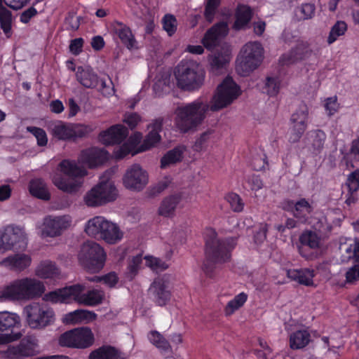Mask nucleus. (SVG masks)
<instances>
[{"instance_id":"f257e3e1","label":"nucleus","mask_w":359,"mask_h":359,"mask_svg":"<svg viewBox=\"0 0 359 359\" xmlns=\"http://www.w3.org/2000/svg\"><path fill=\"white\" fill-rule=\"evenodd\" d=\"M236 242L233 238L220 240L215 231L210 230L205 238V259L203 264V270L211 276L215 264L227 262L230 258V250L234 248Z\"/></svg>"},{"instance_id":"f03ea898","label":"nucleus","mask_w":359,"mask_h":359,"mask_svg":"<svg viewBox=\"0 0 359 359\" xmlns=\"http://www.w3.org/2000/svg\"><path fill=\"white\" fill-rule=\"evenodd\" d=\"M162 126V118L154 120L148 126V129L150 130L148 135L137 150L135 151V149L142 139V134L140 133H135L133 136L130 137L126 142L117 147L114 151L115 158L116 159H121L130 153L132 156H134L137 153L145 151L154 147L161 140V136L158 133L161 131Z\"/></svg>"},{"instance_id":"7ed1b4c3","label":"nucleus","mask_w":359,"mask_h":359,"mask_svg":"<svg viewBox=\"0 0 359 359\" xmlns=\"http://www.w3.org/2000/svg\"><path fill=\"white\" fill-rule=\"evenodd\" d=\"M210 105L200 100L178 107L175 109V124L182 133L194 130L204 121Z\"/></svg>"},{"instance_id":"20e7f679","label":"nucleus","mask_w":359,"mask_h":359,"mask_svg":"<svg viewBox=\"0 0 359 359\" xmlns=\"http://www.w3.org/2000/svg\"><path fill=\"white\" fill-rule=\"evenodd\" d=\"M43 284L39 280L23 278L13 281L1 291V297L7 300H30L40 297L44 292Z\"/></svg>"},{"instance_id":"39448f33","label":"nucleus","mask_w":359,"mask_h":359,"mask_svg":"<svg viewBox=\"0 0 359 359\" xmlns=\"http://www.w3.org/2000/svg\"><path fill=\"white\" fill-rule=\"evenodd\" d=\"M60 167L62 173L53 177L54 184L67 193L77 191L82 184L81 178L87 174L86 170L75 161L69 160H63Z\"/></svg>"},{"instance_id":"423d86ee","label":"nucleus","mask_w":359,"mask_h":359,"mask_svg":"<svg viewBox=\"0 0 359 359\" xmlns=\"http://www.w3.org/2000/svg\"><path fill=\"white\" fill-rule=\"evenodd\" d=\"M114 172V169L105 171L101 178V182L86 194L83 201L87 206L97 207L116 199V189L114 183L109 180Z\"/></svg>"},{"instance_id":"0eeeda50","label":"nucleus","mask_w":359,"mask_h":359,"mask_svg":"<svg viewBox=\"0 0 359 359\" xmlns=\"http://www.w3.org/2000/svg\"><path fill=\"white\" fill-rule=\"evenodd\" d=\"M104 249L94 241L84 243L78 253L80 265L90 273H97L103 267L106 261Z\"/></svg>"},{"instance_id":"6e6552de","label":"nucleus","mask_w":359,"mask_h":359,"mask_svg":"<svg viewBox=\"0 0 359 359\" xmlns=\"http://www.w3.org/2000/svg\"><path fill=\"white\" fill-rule=\"evenodd\" d=\"M175 76L177 86L186 90L199 88L203 82L204 75L198 65L191 61H182L175 68Z\"/></svg>"},{"instance_id":"1a4fd4ad","label":"nucleus","mask_w":359,"mask_h":359,"mask_svg":"<svg viewBox=\"0 0 359 359\" xmlns=\"http://www.w3.org/2000/svg\"><path fill=\"white\" fill-rule=\"evenodd\" d=\"M263 48L257 41L248 42L241 50L237 60L236 71L243 76H248L258 67L262 60Z\"/></svg>"},{"instance_id":"9d476101","label":"nucleus","mask_w":359,"mask_h":359,"mask_svg":"<svg viewBox=\"0 0 359 359\" xmlns=\"http://www.w3.org/2000/svg\"><path fill=\"white\" fill-rule=\"evenodd\" d=\"M241 93L239 86L231 76H226L217 86L216 93L211 100L210 110L219 111L236 100Z\"/></svg>"},{"instance_id":"9b49d317","label":"nucleus","mask_w":359,"mask_h":359,"mask_svg":"<svg viewBox=\"0 0 359 359\" xmlns=\"http://www.w3.org/2000/svg\"><path fill=\"white\" fill-rule=\"evenodd\" d=\"M23 229L8 225L0 230V250H19L26 247Z\"/></svg>"},{"instance_id":"f8f14e48","label":"nucleus","mask_w":359,"mask_h":359,"mask_svg":"<svg viewBox=\"0 0 359 359\" xmlns=\"http://www.w3.org/2000/svg\"><path fill=\"white\" fill-rule=\"evenodd\" d=\"M38 340L36 337L27 335L23 337L19 344L11 346L5 351L8 359H24L32 356L37 352Z\"/></svg>"},{"instance_id":"ddd939ff","label":"nucleus","mask_w":359,"mask_h":359,"mask_svg":"<svg viewBox=\"0 0 359 359\" xmlns=\"http://www.w3.org/2000/svg\"><path fill=\"white\" fill-rule=\"evenodd\" d=\"M282 204L283 210L292 212L294 217L302 224L308 222L313 211V207L304 198L297 201L287 199Z\"/></svg>"},{"instance_id":"4468645a","label":"nucleus","mask_w":359,"mask_h":359,"mask_svg":"<svg viewBox=\"0 0 359 359\" xmlns=\"http://www.w3.org/2000/svg\"><path fill=\"white\" fill-rule=\"evenodd\" d=\"M123 182L128 189L140 191L148 183L147 172L139 164H133L127 169Z\"/></svg>"},{"instance_id":"2eb2a0df","label":"nucleus","mask_w":359,"mask_h":359,"mask_svg":"<svg viewBox=\"0 0 359 359\" xmlns=\"http://www.w3.org/2000/svg\"><path fill=\"white\" fill-rule=\"evenodd\" d=\"M77 81L86 88H97L104 93L107 88L105 81L100 79L97 74L90 67H78L76 72Z\"/></svg>"},{"instance_id":"dca6fc26","label":"nucleus","mask_w":359,"mask_h":359,"mask_svg":"<svg viewBox=\"0 0 359 359\" xmlns=\"http://www.w3.org/2000/svg\"><path fill=\"white\" fill-rule=\"evenodd\" d=\"M74 287H78L76 291L74 292V301L79 304L86 306H94L102 302L104 294L99 290H92L83 293L86 287L83 285L76 284Z\"/></svg>"},{"instance_id":"f3484780","label":"nucleus","mask_w":359,"mask_h":359,"mask_svg":"<svg viewBox=\"0 0 359 359\" xmlns=\"http://www.w3.org/2000/svg\"><path fill=\"white\" fill-rule=\"evenodd\" d=\"M228 33V23L224 21L219 22L206 32L202 40L203 44L208 49H212L218 45L220 39L225 37Z\"/></svg>"},{"instance_id":"a211bd4d","label":"nucleus","mask_w":359,"mask_h":359,"mask_svg":"<svg viewBox=\"0 0 359 359\" xmlns=\"http://www.w3.org/2000/svg\"><path fill=\"white\" fill-rule=\"evenodd\" d=\"M149 293L156 304L165 306L170 299L171 293L168 290V283L161 278H156L151 283Z\"/></svg>"},{"instance_id":"6ab92c4d","label":"nucleus","mask_w":359,"mask_h":359,"mask_svg":"<svg viewBox=\"0 0 359 359\" xmlns=\"http://www.w3.org/2000/svg\"><path fill=\"white\" fill-rule=\"evenodd\" d=\"M128 135L127 128L121 124L112 126L108 130L100 133L99 139L106 145L120 144Z\"/></svg>"},{"instance_id":"aec40b11","label":"nucleus","mask_w":359,"mask_h":359,"mask_svg":"<svg viewBox=\"0 0 359 359\" xmlns=\"http://www.w3.org/2000/svg\"><path fill=\"white\" fill-rule=\"evenodd\" d=\"M311 54V50L306 43L301 42L297 44L290 51L283 54L279 60L282 65H289L304 60Z\"/></svg>"},{"instance_id":"412c9836","label":"nucleus","mask_w":359,"mask_h":359,"mask_svg":"<svg viewBox=\"0 0 359 359\" xmlns=\"http://www.w3.org/2000/svg\"><path fill=\"white\" fill-rule=\"evenodd\" d=\"M79 161L92 168L98 166L107 160V152L98 148H90L81 151Z\"/></svg>"},{"instance_id":"4be33fe9","label":"nucleus","mask_w":359,"mask_h":359,"mask_svg":"<svg viewBox=\"0 0 359 359\" xmlns=\"http://www.w3.org/2000/svg\"><path fill=\"white\" fill-rule=\"evenodd\" d=\"M254 15L253 10L247 5H238L235 13V22L232 29L236 32L251 27L250 21Z\"/></svg>"},{"instance_id":"5701e85b","label":"nucleus","mask_w":359,"mask_h":359,"mask_svg":"<svg viewBox=\"0 0 359 359\" xmlns=\"http://www.w3.org/2000/svg\"><path fill=\"white\" fill-rule=\"evenodd\" d=\"M70 224L71 220L65 215L46 217V236H60L62 232L70 226Z\"/></svg>"},{"instance_id":"b1692460","label":"nucleus","mask_w":359,"mask_h":359,"mask_svg":"<svg viewBox=\"0 0 359 359\" xmlns=\"http://www.w3.org/2000/svg\"><path fill=\"white\" fill-rule=\"evenodd\" d=\"M31 257L25 254H15L8 256L0 262V265L4 266L10 270L20 272L29 266Z\"/></svg>"},{"instance_id":"393cba45","label":"nucleus","mask_w":359,"mask_h":359,"mask_svg":"<svg viewBox=\"0 0 359 359\" xmlns=\"http://www.w3.org/2000/svg\"><path fill=\"white\" fill-rule=\"evenodd\" d=\"M112 27L114 32L128 49L137 48V41L129 27L121 22L115 21L112 24Z\"/></svg>"},{"instance_id":"a878e982","label":"nucleus","mask_w":359,"mask_h":359,"mask_svg":"<svg viewBox=\"0 0 359 359\" xmlns=\"http://www.w3.org/2000/svg\"><path fill=\"white\" fill-rule=\"evenodd\" d=\"M20 325V318L15 313L0 312V334H17L14 329Z\"/></svg>"},{"instance_id":"bb28decb","label":"nucleus","mask_w":359,"mask_h":359,"mask_svg":"<svg viewBox=\"0 0 359 359\" xmlns=\"http://www.w3.org/2000/svg\"><path fill=\"white\" fill-rule=\"evenodd\" d=\"M24 313L30 327L38 328L43 324L45 311L39 304L27 306L24 309Z\"/></svg>"},{"instance_id":"cd10ccee","label":"nucleus","mask_w":359,"mask_h":359,"mask_svg":"<svg viewBox=\"0 0 359 359\" xmlns=\"http://www.w3.org/2000/svg\"><path fill=\"white\" fill-rule=\"evenodd\" d=\"M78 287L74 285L58 289L46 294V302L53 303H70L74 301V292L76 291Z\"/></svg>"},{"instance_id":"c85d7f7f","label":"nucleus","mask_w":359,"mask_h":359,"mask_svg":"<svg viewBox=\"0 0 359 359\" xmlns=\"http://www.w3.org/2000/svg\"><path fill=\"white\" fill-rule=\"evenodd\" d=\"M123 236V233L119 227L114 223L106 219L100 238L109 244H114L119 241Z\"/></svg>"},{"instance_id":"c756f323","label":"nucleus","mask_w":359,"mask_h":359,"mask_svg":"<svg viewBox=\"0 0 359 359\" xmlns=\"http://www.w3.org/2000/svg\"><path fill=\"white\" fill-rule=\"evenodd\" d=\"M88 359H126L122 353L111 346H102L92 351Z\"/></svg>"},{"instance_id":"7c9ffc66","label":"nucleus","mask_w":359,"mask_h":359,"mask_svg":"<svg viewBox=\"0 0 359 359\" xmlns=\"http://www.w3.org/2000/svg\"><path fill=\"white\" fill-rule=\"evenodd\" d=\"M96 314L93 311L84 309H78L65 315L64 322L66 324H76L80 323H88L96 318Z\"/></svg>"},{"instance_id":"2f4dec72","label":"nucleus","mask_w":359,"mask_h":359,"mask_svg":"<svg viewBox=\"0 0 359 359\" xmlns=\"http://www.w3.org/2000/svg\"><path fill=\"white\" fill-rule=\"evenodd\" d=\"M289 278L297 281L299 284L310 286L313 284V271L309 269H289L287 271Z\"/></svg>"},{"instance_id":"473e14b6","label":"nucleus","mask_w":359,"mask_h":359,"mask_svg":"<svg viewBox=\"0 0 359 359\" xmlns=\"http://www.w3.org/2000/svg\"><path fill=\"white\" fill-rule=\"evenodd\" d=\"M181 201V196L178 194L165 197L161 202L158 212L160 215L169 217L174 215L177 205Z\"/></svg>"},{"instance_id":"72a5a7b5","label":"nucleus","mask_w":359,"mask_h":359,"mask_svg":"<svg viewBox=\"0 0 359 359\" xmlns=\"http://www.w3.org/2000/svg\"><path fill=\"white\" fill-rule=\"evenodd\" d=\"M185 149V147L180 145L168 151L161 160V168H165L170 165L180 162L183 158Z\"/></svg>"},{"instance_id":"f704fd0d","label":"nucleus","mask_w":359,"mask_h":359,"mask_svg":"<svg viewBox=\"0 0 359 359\" xmlns=\"http://www.w3.org/2000/svg\"><path fill=\"white\" fill-rule=\"evenodd\" d=\"M74 330L76 334V348H86L93 344L94 337L90 329L81 327L76 328Z\"/></svg>"},{"instance_id":"c9c22d12","label":"nucleus","mask_w":359,"mask_h":359,"mask_svg":"<svg viewBox=\"0 0 359 359\" xmlns=\"http://www.w3.org/2000/svg\"><path fill=\"white\" fill-rule=\"evenodd\" d=\"M229 62L228 55L220 53H215L210 59L211 72L215 75L222 74Z\"/></svg>"},{"instance_id":"e433bc0d","label":"nucleus","mask_w":359,"mask_h":359,"mask_svg":"<svg viewBox=\"0 0 359 359\" xmlns=\"http://www.w3.org/2000/svg\"><path fill=\"white\" fill-rule=\"evenodd\" d=\"M105 221L106 219L100 216L89 219L85 226L86 233L91 237L100 238Z\"/></svg>"},{"instance_id":"4c0bfd02","label":"nucleus","mask_w":359,"mask_h":359,"mask_svg":"<svg viewBox=\"0 0 359 359\" xmlns=\"http://www.w3.org/2000/svg\"><path fill=\"white\" fill-rule=\"evenodd\" d=\"M311 335L306 330H298L290 335V344L292 349L305 347L310 341Z\"/></svg>"},{"instance_id":"58836bf2","label":"nucleus","mask_w":359,"mask_h":359,"mask_svg":"<svg viewBox=\"0 0 359 359\" xmlns=\"http://www.w3.org/2000/svg\"><path fill=\"white\" fill-rule=\"evenodd\" d=\"M326 139L325 133L321 130H316L311 132L310 141L313 153L320 154L325 144Z\"/></svg>"},{"instance_id":"ea45409f","label":"nucleus","mask_w":359,"mask_h":359,"mask_svg":"<svg viewBox=\"0 0 359 359\" xmlns=\"http://www.w3.org/2000/svg\"><path fill=\"white\" fill-rule=\"evenodd\" d=\"M11 24V12L3 5L0 6V27L7 37H10L12 34Z\"/></svg>"},{"instance_id":"a19ab883","label":"nucleus","mask_w":359,"mask_h":359,"mask_svg":"<svg viewBox=\"0 0 359 359\" xmlns=\"http://www.w3.org/2000/svg\"><path fill=\"white\" fill-rule=\"evenodd\" d=\"M29 194L37 198L45 200V182L41 178L30 180L28 186Z\"/></svg>"},{"instance_id":"79ce46f5","label":"nucleus","mask_w":359,"mask_h":359,"mask_svg":"<svg viewBox=\"0 0 359 359\" xmlns=\"http://www.w3.org/2000/svg\"><path fill=\"white\" fill-rule=\"evenodd\" d=\"M299 242L302 245L308 246L311 249H317L320 246V238L316 232L305 231L300 235Z\"/></svg>"},{"instance_id":"37998d69","label":"nucleus","mask_w":359,"mask_h":359,"mask_svg":"<svg viewBox=\"0 0 359 359\" xmlns=\"http://www.w3.org/2000/svg\"><path fill=\"white\" fill-rule=\"evenodd\" d=\"M347 24L342 20H338L332 27L327 37V43H333L339 37L344 36L347 31Z\"/></svg>"},{"instance_id":"c03bdc74","label":"nucleus","mask_w":359,"mask_h":359,"mask_svg":"<svg viewBox=\"0 0 359 359\" xmlns=\"http://www.w3.org/2000/svg\"><path fill=\"white\" fill-rule=\"evenodd\" d=\"M344 159L346 165L348 166L350 164L351 168L355 167L353 162L359 161V137L352 141L350 150L346 154Z\"/></svg>"},{"instance_id":"a18cd8bd","label":"nucleus","mask_w":359,"mask_h":359,"mask_svg":"<svg viewBox=\"0 0 359 359\" xmlns=\"http://www.w3.org/2000/svg\"><path fill=\"white\" fill-rule=\"evenodd\" d=\"M149 339L159 349L166 351L170 348L169 342L157 331L150 332Z\"/></svg>"},{"instance_id":"49530a36","label":"nucleus","mask_w":359,"mask_h":359,"mask_svg":"<svg viewBox=\"0 0 359 359\" xmlns=\"http://www.w3.org/2000/svg\"><path fill=\"white\" fill-rule=\"evenodd\" d=\"M292 126L290 130L289 141L292 143L297 142L303 134L304 133L306 128L307 123H292Z\"/></svg>"},{"instance_id":"de8ad7c7","label":"nucleus","mask_w":359,"mask_h":359,"mask_svg":"<svg viewBox=\"0 0 359 359\" xmlns=\"http://www.w3.org/2000/svg\"><path fill=\"white\" fill-rule=\"evenodd\" d=\"M62 278L61 271L57 264L51 261H46V280H57Z\"/></svg>"},{"instance_id":"09e8293b","label":"nucleus","mask_w":359,"mask_h":359,"mask_svg":"<svg viewBox=\"0 0 359 359\" xmlns=\"http://www.w3.org/2000/svg\"><path fill=\"white\" fill-rule=\"evenodd\" d=\"M280 80L278 77H267L264 86L265 92L270 96L276 95L280 90Z\"/></svg>"},{"instance_id":"8fccbe9b","label":"nucleus","mask_w":359,"mask_h":359,"mask_svg":"<svg viewBox=\"0 0 359 359\" xmlns=\"http://www.w3.org/2000/svg\"><path fill=\"white\" fill-rule=\"evenodd\" d=\"M53 134L60 140H69L72 138V126L57 125L53 129Z\"/></svg>"},{"instance_id":"3c124183","label":"nucleus","mask_w":359,"mask_h":359,"mask_svg":"<svg viewBox=\"0 0 359 359\" xmlns=\"http://www.w3.org/2000/svg\"><path fill=\"white\" fill-rule=\"evenodd\" d=\"M76 341L74 329L65 332L59 338V344L62 346L76 348Z\"/></svg>"},{"instance_id":"603ef678","label":"nucleus","mask_w":359,"mask_h":359,"mask_svg":"<svg viewBox=\"0 0 359 359\" xmlns=\"http://www.w3.org/2000/svg\"><path fill=\"white\" fill-rule=\"evenodd\" d=\"M221 0H208L204 12V16L206 20L212 22L214 20L217 10L220 5Z\"/></svg>"},{"instance_id":"864d4df0","label":"nucleus","mask_w":359,"mask_h":359,"mask_svg":"<svg viewBox=\"0 0 359 359\" xmlns=\"http://www.w3.org/2000/svg\"><path fill=\"white\" fill-rule=\"evenodd\" d=\"M145 259L147 266L157 272L168 268V264L159 258L148 256L145 257Z\"/></svg>"},{"instance_id":"5fc2aeb1","label":"nucleus","mask_w":359,"mask_h":359,"mask_svg":"<svg viewBox=\"0 0 359 359\" xmlns=\"http://www.w3.org/2000/svg\"><path fill=\"white\" fill-rule=\"evenodd\" d=\"M142 255H138L133 257L128 266L127 276L130 280L137 273L140 266L142 263Z\"/></svg>"},{"instance_id":"6e6d98bb","label":"nucleus","mask_w":359,"mask_h":359,"mask_svg":"<svg viewBox=\"0 0 359 359\" xmlns=\"http://www.w3.org/2000/svg\"><path fill=\"white\" fill-rule=\"evenodd\" d=\"M163 28L169 36H172L177 30V20L172 15L167 14L163 19Z\"/></svg>"},{"instance_id":"4d7b16f0","label":"nucleus","mask_w":359,"mask_h":359,"mask_svg":"<svg viewBox=\"0 0 359 359\" xmlns=\"http://www.w3.org/2000/svg\"><path fill=\"white\" fill-rule=\"evenodd\" d=\"M81 17L76 16L73 13H69L65 20V29L76 31L79 28Z\"/></svg>"},{"instance_id":"13d9d810","label":"nucleus","mask_w":359,"mask_h":359,"mask_svg":"<svg viewBox=\"0 0 359 359\" xmlns=\"http://www.w3.org/2000/svg\"><path fill=\"white\" fill-rule=\"evenodd\" d=\"M349 192H357L359 189V169L352 172L347 178L346 183Z\"/></svg>"},{"instance_id":"bf43d9fd","label":"nucleus","mask_w":359,"mask_h":359,"mask_svg":"<svg viewBox=\"0 0 359 359\" xmlns=\"http://www.w3.org/2000/svg\"><path fill=\"white\" fill-rule=\"evenodd\" d=\"M72 138L83 137L88 135L93 130V128L90 126L76 124L72 126Z\"/></svg>"},{"instance_id":"052dcab7","label":"nucleus","mask_w":359,"mask_h":359,"mask_svg":"<svg viewBox=\"0 0 359 359\" xmlns=\"http://www.w3.org/2000/svg\"><path fill=\"white\" fill-rule=\"evenodd\" d=\"M309 111L307 107L302 106L299 110L294 112L291 117L292 123H307Z\"/></svg>"},{"instance_id":"680f3d73","label":"nucleus","mask_w":359,"mask_h":359,"mask_svg":"<svg viewBox=\"0 0 359 359\" xmlns=\"http://www.w3.org/2000/svg\"><path fill=\"white\" fill-rule=\"evenodd\" d=\"M315 10L316 7L313 4L306 3L298 8L297 11L299 12L301 18L307 20L314 15Z\"/></svg>"},{"instance_id":"e2e57ef3","label":"nucleus","mask_w":359,"mask_h":359,"mask_svg":"<svg viewBox=\"0 0 359 359\" xmlns=\"http://www.w3.org/2000/svg\"><path fill=\"white\" fill-rule=\"evenodd\" d=\"M226 199L234 212L243 210L244 204L238 194L234 193L230 194L226 196Z\"/></svg>"},{"instance_id":"0e129e2a","label":"nucleus","mask_w":359,"mask_h":359,"mask_svg":"<svg viewBox=\"0 0 359 359\" xmlns=\"http://www.w3.org/2000/svg\"><path fill=\"white\" fill-rule=\"evenodd\" d=\"M346 283H355L359 280V264H356L348 268L345 273Z\"/></svg>"},{"instance_id":"69168bd1","label":"nucleus","mask_w":359,"mask_h":359,"mask_svg":"<svg viewBox=\"0 0 359 359\" xmlns=\"http://www.w3.org/2000/svg\"><path fill=\"white\" fill-rule=\"evenodd\" d=\"M27 130L36 137L39 146H45V130L35 126H28Z\"/></svg>"},{"instance_id":"338daca9","label":"nucleus","mask_w":359,"mask_h":359,"mask_svg":"<svg viewBox=\"0 0 359 359\" xmlns=\"http://www.w3.org/2000/svg\"><path fill=\"white\" fill-rule=\"evenodd\" d=\"M84 41L82 38H76L70 41L69 49L72 54L78 55L82 52Z\"/></svg>"},{"instance_id":"774afa93","label":"nucleus","mask_w":359,"mask_h":359,"mask_svg":"<svg viewBox=\"0 0 359 359\" xmlns=\"http://www.w3.org/2000/svg\"><path fill=\"white\" fill-rule=\"evenodd\" d=\"M140 120V116L137 114L131 113L126 114L123 121L133 130L137 126Z\"/></svg>"}]
</instances>
